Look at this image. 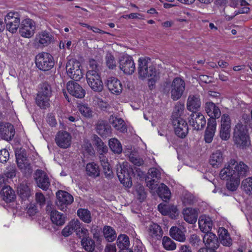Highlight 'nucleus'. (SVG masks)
Here are the masks:
<instances>
[{"label": "nucleus", "mask_w": 252, "mask_h": 252, "mask_svg": "<svg viewBox=\"0 0 252 252\" xmlns=\"http://www.w3.org/2000/svg\"><path fill=\"white\" fill-rule=\"evenodd\" d=\"M216 120L208 119L207 127L204 134V140L206 143L212 142L216 129Z\"/></svg>", "instance_id": "nucleus-29"}, {"label": "nucleus", "mask_w": 252, "mask_h": 252, "mask_svg": "<svg viewBox=\"0 0 252 252\" xmlns=\"http://www.w3.org/2000/svg\"><path fill=\"white\" fill-rule=\"evenodd\" d=\"M212 225V221L210 220H205L203 221L202 225L201 224V222H199V227L200 229L202 230V231H203L204 233H205L206 234H207V233H211L210 231L211 230Z\"/></svg>", "instance_id": "nucleus-55"}, {"label": "nucleus", "mask_w": 252, "mask_h": 252, "mask_svg": "<svg viewBox=\"0 0 252 252\" xmlns=\"http://www.w3.org/2000/svg\"><path fill=\"white\" fill-rule=\"evenodd\" d=\"M129 159V161L135 165L140 166L144 164V160L142 158L135 156L134 155L130 156Z\"/></svg>", "instance_id": "nucleus-62"}, {"label": "nucleus", "mask_w": 252, "mask_h": 252, "mask_svg": "<svg viewBox=\"0 0 252 252\" xmlns=\"http://www.w3.org/2000/svg\"><path fill=\"white\" fill-rule=\"evenodd\" d=\"M189 242L193 247H198L201 243L199 236L196 234L191 235L189 238Z\"/></svg>", "instance_id": "nucleus-60"}, {"label": "nucleus", "mask_w": 252, "mask_h": 252, "mask_svg": "<svg viewBox=\"0 0 252 252\" xmlns=\"http://www.w3.org/2000/svg\"><path fill=\"white\" fill-rule=\"evenodd\" d=\"M50 97L37 94L36 98V103L41 109H46L50 106Z\"/></svg>", "instance_id": "nucleus-46"}, {"label": "nucleus", "mask_w": 252, "mask_h": 252, "mask_svg": "<svg viewBox=\"0 0 252 252\" xmlns=\"http://www.w3.org/2000/svg\"><path fill=\"white\" fill-rule=\"evenodd\" d=\"M117 244L121 250L128 249L129 246L128 237L126 234H120L117 240Z\"/></svg>", "instance_id": "nucleus-45"}, {"label": "nucleus", "mask_w": 252, "mask_h": 252, "mask_svg": "<svg viewBox=\"0 0 252 252\" xmlns=\"http://www.w3.org/2000/svg\"><path fill=\"white\" fill-rule=\"evenodd\" d=\"M138 72L139 78L142 79L156 76L157 74L156 68L151 65L149 58L139 59Z\"/></svg>", "instance_id": "nucleus-6"}, {"label": "nucleus", "mask_w": 252, "mask_h": 252, "mask_svg": "<svg viewBox=\"0 0 252 252\" xmlns=\"http://www.w3.org/2000/svg\"><path fill=\"white\" fill-rule=\"evenodd\" d=\"M33 178L37 187L44 190L48 189L50 182L48 175L44 171L37 169L33 174Z\"/></svg>", "instance_id": "nucleus-15"}, {"label": "nucleus", "mask_w": 252, "mask_h": 252, "mask_svg": "<svg viewBox=\"0 0 252 252\" xmlns=\"http://www.w3.org/2000/svg\"><path fill=\"white\" fill-rule=\"evenodd\" d=\"M170 236L179 242H184L186 240V236L184 232L176 226H172L169 231Z\"/></svg>", "instance_id": "nucleus-39"}, {"label": "nucleus", "mask_w": 252, "mask_h": 252, "mask_svg": "<svg viewBox=\"0 0 252 252\" xmlns=\"http://www.w3.org/2000/svg\"><path fill=\"white\" fill-rule=\"evenodd\" d=\"M194 201V196L190 192H185L183 194V203L185 206L192 205Z\"/></svg>", "instance_id": "nucleus-57"}, {"label": "nucleus", "mask_w": 252, "mask_h": 252, "mask_svg": "<svg viewBox=\"0 0 252 252\" xmlns=\"http://www.w3.org/2000/svg\"><path fill=\"white\" fill-rule=\"evenodd\" d=\"M230 118L228 114H223L221 118L220 137L223 140H228L230 136Z\"/></svg>", "instance_id": "nucleus-20"}, {"label": "nucleus", "mask_w": 252, "mask_h": 252, "mask_svg": "<svg viewBox=\"0 0 252 252\" xmlns=\"http://www.w3.org/2000/svg\"><path fill=\"white\" fill-rule=\"evenodd\" d=\"M162 245L165 249L168 251H172L176 249L175 243L167 236L163 237Z\"/></svg>", "instance_id": "nucleus-54"}, {"label": "nucleus", "mask_w": 252, "mask_h": 252, "mask_svg": "<svg viewBox=\"0 0 252 252\" xmlns=\"http://www.w3.org/2000/svg\"><path fill=\"white\" fill-rule=\"evenodd\" d=\"M66 88L68 92L72 96L82 98L85 96L86 91L78 83L69 81L66 84Z\"/></svg>", "instance_id": "nucleus-21"}, {"label": "nucleus", "mask_w": 252, "mask_h": 252, "mask_svg": "<svg viewBox=\"0 0 252 252\" xmlns=\"http://www.w3.org/2000/svg\"><path fill=\"white\" fill-rule=\"evenodd\" d=\"M17 166L26 175H30L32 172L31 164L27 159L26 151L22 148H17L15 151Z\"/></svg>", "instance_id": "nucleus-4"}, {"label": "nucleus", "mask_w": 252, "mask_h": 252, "mask_svg": "<svg viewBox=\"0 0 252 252\" xmlns=\"http://www.w3.org/2000/svg\"><path fill=\"white\" fill-rule=\"evenodd\" d=\"M4 175L7 178H12L16 175V169L14 166L7 167L4 171Z\"/></svg>", "instance_id": "nucleus-64"}, {"label": "nucleus", "mask_w": 252, "mask_h": 252, "mask_svg": "<svg viewBox=\"0 0 252 252\" xmlns=\"http://www.w3.org/2000/svg\"><path fill=\"white\" fill-rule=\"evenodd\" d=\"M205 110L206 113L210 117L209 119L215 120L220 117L221 112L220 108L213 102H207L205 103Z\"/></svg>", "instance_id": "nucleus-27"}, {"label": "nucleus", "mask_w": 252, "mask_h": 252, "mask_svg": "<svg viewBox=\"0 0 252 252\" xmlns=\"http://www.w3.org/2000/svg\"><path fill=\"white\" fill-rule=\"evenodd\" d=\"M109 122L116 129L122 132H126L127 126L122 118L111 115L109 117Z\"/></svg>", "instance_id": "nucleus-31"}, {"label": "nucleus", "mask_w": 252, "mask_h": 252, "mask_svg": "<svg viewBox=\"0 0 252 252\" xmlns=\"http://www.w3.org/2000/svg\"><path fill=\"white\" fill-rule=\"evenodd\" d=\"M86 170L88 176L94 178L99 176L100 170L97 164L94 162L89 163L86 167Z\"/></svg>", "instance_id": "nucleus-41"}, {"label": "nucleus", "mask_w": 252, "mask_h": 252, "mask_svg": "<svg viewBox=\"0 0 252 252\" xmlns=\"http://www.w3.org/2000/svg\"><path fill=\"white\" fill-rule=\"evenodd\" d=\"M15 135L13 125L8 123H0V136L6 141L11 140Z\"/></svg>", "instance_id": "nucleus-22"}, {"label": "nucleus", "mask_w": 252, "mask_h": 252, "mask_svg": "<svg viewBox=\"0 0 252 252\" xmlns=\"http://www.w3.org/2000/svg\"><path fill=\"white\" fill-rule=\"evenodd\" d=\"M19 28L22 36L30 38L34 34L35 29V23L31 19H26L21 22Z\"/></svg>", "instance_id": "nucleus-14"}, {"label": "nucleus", "mask_w": 252, "mask_h": 252, "mask_svg": "<svg viewBox=\"0 0 252 252\" xmlns=\"http://www.w3.org/2000/svg\"><path fill=\"white\" fill-rule=\"evenodd\" d=\"M87 83L90 88L94 92H100L103 89V84L99 73L95 71H88L86 73Z\"/></svg>", "instance_id": "nucleus-10"}, {"label": "nucleus", "mask_w": 252, "mask_h": 252, "mask_svg": "<svg viewBox=\"0 0 252 252\" xmlns=\"http://www.w3.org/2000/svg\"><path fill=\"white\" fill-rule=\"evenodd\" d=\"M186 83L180 77H176L171 82L169 80L164 81L162 86V92L166 94H171V98L173 100L179 99L183 95L185 90Z\"/></svg>", "instance_id": "nucleus-1"}, {"label": "nucleus", "mask_w": 252, "mask_h": 252, "mask_svg": "<svg viewBox=\"0 0 252 252\" xmlns=\"http://www.w3.org/2000/svg\"><path fill=\"white\" fill-rule=\"evenodd\" d=\"M110 149L115 154H120L122 152V146L120 142L116 138H111L109 141Z\"/></svg>", "instance_id": "nucleus-47"}, {"label": "nucleus", "mask_w": 252, "mask_h": 252, "mask_svg": "<svg viewBox=\"0 0 252 252\" xmlns=\"http://www.w3.org/2000/svg\"><path fill=\"white\" fill-rule=\"evenodd\" d=\"M117 174L121 183L128 188L132 186L131 174L133 173L132 167L128 165L127 162L122 165H117Z\"/></svg>", "instance_id": "nucleus-5"}, {"label": "nucleus", "mask_w": 252, "mask_h": 252, "mask_svg": "<svg viewBox=\"0 0 252 252\" xmlns=\"http://www.w3.org/2000/svg\"><path fill=\"white\" fill-rule=\"evenodd\" d=\"M157 192L158 196L164 201H167L170 198V191L168 187L163 183L160 184Z\"/></svg>", "instance_id": "nucleus-40"}, {"label": "nucleus", "mask_w": 252, "mask_h": 252, "mask_svg": "<svg viewBox=\"0 0 252 252\" xmlns=\"http://www.w3.org/2000/svg\"><path fill=\"white\" fill-rule=\"evenodd\" d=\"M97 132L101 136L106 137L111 132V126L106 122L99 120L96 125Z\"/></svg>", "instance_id": "nucleus-35"}, {"label": "nucleus", "mask_w": 252, "mask_h": 252, "mask_svg": "<svg viewBox=\"0 0 252 252\" xmlns=\"http://www.w3.org/2000/svg\"><path fill=\"white\" fill-rule=\"evenodd\" d=\"M75 234L77 237L80 239L81 240L88 238L90 235L89 230L85 228L83 225H82L80 228L76 231Z\"/></svg>", "instance_id": "nucleus-56"}, {"label": "nucleus", "mask_w": 252, "mask_h": 252, "mask_svg": "<svg viewBox=\"0 0 252 252\" xmlns=\"http://www.w3.org/2000/svg\"><path fill=\"white\" fill-rule=\"evenodd\" d=\"M20 18L18 13L9 12L5 17L4 23L7 30L11 33L16 32L20 26Z\"/></svg>", "instance_id": "nucleus-13"}, {"label": "nucleus", "mask_w": 252, "mask_h": 252, "mask_svg": "<svg viewBox=\"0 0 252 252\" xmlns=\"http://www.w3.org/2000/svg\"><path fill=\"white\" fill-rule=\"evenodd\" d=\"M223 168H228L229 174H232L233 177H237L240 180V178H243L248 175L249 172L248 166L244 162L241 161L238 162L235 159H230L225 165Z\"/></svg>", "instance_id": "nucleus-3"}, {"label": "nucleus", "mask_w": 252, "mask_h": 252, "mask_svg": "<svg viewBox=\"0 0 252 252\" xmlns=\"http://www.w3.org/2000/svg\"><path fill=\"white\" fill-rule=\"evenodd\" d=\"M0 194L2 199L6 203L13 202L16 198L15 191L9 186H4Z\"/></svg>", "instance_id": "nucleus-32"}, {"label": "nucleus", "mask_w": 252, "mask_h": 252, "mask_svg": "<svg viewBox=\"0 0 252 252\" xmlns=\"http://www.w3.org/2000/svg\"><path fill=\"white\" fill-rule=\"evenodd\" d=\"M233 141L237 147L245 149L249 145L250 137L246 126L241 123L235 126L233 136Z\"/></svg>", "instance_id": "nucleus-2"}, {"label": "nucleus", "mask_w": 252, "mask_h": 252, "mask_svg": "<svg viewBox=\"0 0 252 252\" xmlns=\"http://www.w3.org/2000/svg\"><path fill=\"white\" fill-rule=\"evenodd\" d=\"M106 178L111 179L113 177V173L110 167L109 163L101 165Z\"/></svg>", "instance_id": "nucleus-61"}, {"label": "nucleus", "mask_w": 252, "mask_h": 252, "mask_svg": "<svg viewBox=\"0 0 252 252\" xmlns=\"http://www.w3.org/2000/svg\"><path fill=\"white\" fill-rule=\"evenodd\" d=\"M35 64L37 67L42 71H48L52 69L55 64L53 56L48 53H39L35 57Z\"/></svg>", "instance_id": "nucleus-7"}, {"label": "nucleus", "mask_w": 252, "mask_h": 252, "mask_svg": "<svg viewBox=\"0 0 252 252\" xmlns=\"http://www.w3.org/2000/svg\"><path fill=\"white\" fill-rule=\"evenodd\" d=\"M89 70L88 71H95V73H99L100 69V65L97 61L94 59L89 60Z\"/></svg>", "instance_id": "nucleus-58"}, {"label": "nucleus", "mask_w": 252, "mask_h": 252, "mask_svg": "<svg viewBox=\"0 0 252 252\" xmlns=\"http://www.w3.org/2000/svg\"><path fill=\"white\" fill-rule=\"evenodd\" d=\"M81 244L83 248L88 252H93L95 247L94 241L90 236L85 239L81 240Z\"/></svg>", "instance_id": "nucleus-43"}, {"label": "nucleus", "mask_w": 252, "mask_h": 252, "mask_svg": "<svg viewBox=\"0 0 252 252\" xmlns=\"http://www.w3.org/2000/svg\"><path fill=\"white\" fill-rule=\"evenodd\" d=\"M162 229L160 226L156 224L153 223L149 226L148 228L149 235L153 237H157L158 239L161 237Z\"/></svg>", "instance_id": "nucleus-44"}, {"label": "nucleus", "mask_w": 252, "mask_h": 252, "mask_svg": "<svg viewBox=\"0 0 252 252\" xmlns=\"http://www.w3.org/2000/svg\"><path fill=\"white\" fill-rule=\"evenodd\" d=\"M17 192L20 197L23 200L28 199L31 195V189L26 184H20L17 187Z\"/></svg>", "instance_id": "nucleus-38"}, {"label": "nucleus", "mask_w": 252, "mask_h": 252, "mask_svg": "<svg viewBox=\"0 0 252 252\" xmlns=\"http://www.w3.org/2000/svg\"><path fill=\"white\" fill-rule=\"evenodd\" d=\"M228 168H223L221 170L220 176L222 180H227L226 188L230 191L236 190L240 185V180L237 177H233L232 174H229Z\"/></svg>", "instance_id": "nucleus-12"}, {"label": "nucleus", "mask_w": 252, "mask_h": 252, "mask_svg": "<svg viewBox=\"0 0 252 252\" xmlns=\"http://www.w3.org/2000/svg\"><path fill=\"white\" fill-rule=\"evenodd\" d=\"M82 223L78 220H72L62 230V234L64 237H68L71 235L73 232H75L80 228Z\"/></svg>", "instance_id": "nucleus-26"}, {"label": "nucleus", "mask_w": 252, "mask_h": 252, "mask_svg": "<svg viewBox=\"0 0 252 252\" xmlns=\"http://www.w3.org/2000/svg\"><path fill=\"white\" fill-rule=\"evenodd\" d=\"M183 214L185 221L190 224H194L196 222L198 212L195 209L186 208L183 210Z\"/></svg>", "instance_id": "nucleus-34"}, {"label": "nucleus", "mask_w": 252, "mask_h": 252, "mask_svg": "<svg viewBox=\"0 0 252 252\" xmlns=\"http://www.w3.org/2000/svg\"><path fill=\"white\" fill-rule=\"evenodd\" d=\"M172 121L176 135L184 138L188 133L189 127L187 122L183 118Z\"/></svg>", "instance_id": "nucleus-17"}, {"label": "nucleus", "mask_w": 252, "mask_h": 252, "mask_svg": "<svg viewBox=\"0 0 252 252\" xmlns=\"http://www.w3.org/2000/svg\"><path fill=\"white\" fill-rule=\"evenodd\" d=\"M119 67L126 74L131 75L135 70L134 61L131 56L122 57L120 60Z\"/></svg>", "instance_id": "nucleus-19"}, {"label": "nucleus", "mask_w": 252, "mask_h": 252, "mask_svg": "<svg viewBox=\"0 0 252 252\" xmlns=\"http://www.w3.org/2000/svg\"><path fill=\"white\" fill-rule=\"evenodd\" d=\"M185 109L184 104L178 102L176 104L174 111L172 115V121L175 119H179V118H182L181 117V115L183 114Z\"/></svg>", "instance_id": "nucleus-51"}, {"label": "nucleus", "mask_w": 252, "mask_h": 252, "mask_svg": "<svg viewBox=\"0 0 252 252\" xmlns=\"http://www.w3.org/2000/svg\"><path fill=\"white\" fill-rule=\"evenodd\" d=\"M77 215L83 221L86 223H89L92 221L91 213L87 209H79L77 211Z\"/></svg>", "instance_id": "nucleus-48"}, {"label": "nucleus", "mask_w": 252, "mask_h": 252, "mask_svg": "<svg viewBox=\"0 0 252 252\" xmlns=\"http://www.w3.org/2000/svg\"><path fill=\"white\" fill-rule=\"evenodd\" d=\"M219 239L221 244L224 246L230 247L232 244V240L227 229L220 228L219 230Z\"/></svg>", "instance_id": "nucleus-37"}, {"label": "nucleus", "mask_w": 252, "mask_h": 252, "mask_svg": "<svg viewBox=\"0 0 252 252\" xmlns=\"http://www.w3.org/2000/svg\"><path fill=\"white\" fill-rule=\"evenodd\" d=\"M103 232L105 238L108 242H113L117 237L115 229L110 226H105L103 229Z\"/></svg>", "instance_id": "nucleus-42"}, {"label": "nucleus", "mask_w": 252, "mask_h": 252, "mask_svg": "<svg viewBox=\"0 0 252 252\" xmlns=\"http://www.w3.org/2000/svg\"><path fill=\"white\" fill-rule=\"evenodd\" d=\"M223 159L222 152L220 150H217L210 155L209 163L213 168H218L221 165Z\"/></svg>", "instance_id": "nucleus-33"}, {"label": "nucleus", "mask_w": 252, "mask_h": 252, "mask_svg": "<svg viewBox=\"0 0 252 252\" xmlns=\"http://www.w3.org/2000/svg\"><path fill=\"white\" fill-rule=\"evenodd\" d=\"M9 158L8 151L5 149L0 151V162L1 163L6 162Z\"/></svg>", "instance_id": "nucleus-63"}, {"label": "nucleus", "mask_w": 252, "mask_h": 252, "mask_svg": "<svg viewBox=\"0 0 252 252\" xmlns=\"http://www.w3.org/2000/svg\"><path fill=\"white\" fill-rule=\"evenodd\" d=\"M78 109L80 113L84 117L91 119L93 116L94 112L92 108L90 107L87 104H83L78 106Z\"/></svg>", "instance_id": "nucleus-50"}, {"label": "nucleus", "mask_w": 252, "mask_h": 252, "mask_svg": "<svg viewBox=\"0 0 252 252\" xmlns=\"http://www.w3.org/2000/svg\"><path fill=\"white\" fill-rule=\"evenodd\" d=\"M189 123L194 130L203 129L206 125L204 116L199 112H193L189 116Z\"/></svg>", "instance_id": "nucleus-18"}, {"label": "nucleus", "mask_w": 252, "mask_h": 252, "mask_svg": "<svg viewBox=\"0 0 252 252\" xmlns=\"http://www.w3.org/2000/svg\"><path fill=\"white\" fill-rule=\"evenodd\" d=\"M80 67L81 64L79 62L73 59L69 60L66 64V70L68 76L75 81H80L83 76Z\"/></svg>", "instance_id": "nucleus-9"}, {"label": "nucleus", "mask_w": 252, "mask_h": 252, "mask_svg": "<svg viewBox=\"0 0 252 252\" xmlns=\"http://www.w3.org/2000/svg\"><path fill=\"white\" fill-rule=\"evenodd\" d=\"M159 211L163 215H169L172 219H175L179 215V211L176 206L173 205H158Z\"/></svg>", "instance_id": "nucleus-25"}, {"label": "nucleus", "mask_w": 252, "mask_h": 252, "mask_svg": "<svg viewBox=\"0 0 252 252\" xmlns=\"http://www.w3.org/2000/svg\"><path fill=\"white\" fill-rule=\"evenodd\" d=\"M56 196V204L58 208L63 211H66L68 206L73 201V196L67 192L62 190L57 192Z\"/></svg>", "instance_id": "nucleus-11"}, {"label": "nucleus", "mask_w": 252, "mask_h": 252, "mask_svg": "<svg viewBox=\"0 0 252 252\" xmlns=\"http://www.w3.org/2000/svg\"><path fill=\"white\" fill-rule=\"evenodd\" d=\"M105 62L107 66L111 69H114L117 67V62L114 56L108 52L105 56Z\"/></svg>", "instance_id": "nucleus-53"}, {"label": "nucleus", "mask_w": 252, "mask_h": 252, "mask_svg": "<svg viewBox=\"0 0 252 252\" xmlns=\"http://www.w3.org/2000/svg\"><path fill=\"white\" fill-rule=\"evenodd\" d=\"M242 189L247 194H252V177H249L244 180L241 184Z\"/></svg>", "instance_id": "nucleus-52"}, {"label": "nucleus", "mask_w": 252, "mask_h": 252, "mask_svg": "<svg viewBox=\"0 0 252 252\" xmlns=\"http://www.w3.org/2000/svg\"><path fill=\"white\" fill-rule=\"evenodd\" d=\"M106 86L109 90L113 94L118 95L122 92V84L121 82L115 77H109L107 80Z\"/></svg>", "instance_id": "nucleus-24"}, {"label": "nucleus", "mask_w": 252, "mask_h": 252, "mask_svg": "<svg viewBox=\"0 0 252 252\" xmlns=\"http://www.w3.org/2000/svg\"><path fill=\"white\" fill-rule=\"evenodd\" d=\"M50 218L53 223L58 226L63 225L65 222V216L56 210L53 209L50 211Z\"/></svg>", "instance_id": "nucleus-36"}, {"label": "nucleus", "mask_w": 252, "mask_h": 252, "mask_svg": "<svg viewBox=\"0 0 252 252\" xmlns=\"http://www.w3.org/2000/svg\"><path fill=\"white\" fill-rule=\"evenodd\" d=\"M161 178V172L156 168H151L148 170L147 176L145 178L147 186L151 189L156 188L158 182Z\"/></svg>", "instance_id": "nucleus-16"}, {"label": "nucleus", "mask_w": 252, "mask_h": 252, "mask_svg": "<svg viewBox=\"0 0 252 252\" xmlns=\"http://www.w3.org/2000/svg\"><path fill=\"white\" fill-rule=\"evenodd\" d=\"M201 106V100L198 95H189L188 97L187 107L188 110L192 113L198 110Z\"/></svg>", "instance_id": "nucleus-30"}, {"label": "nucleus", "mask_w": 252, "mask_h": 252, "mask_svg": "<svg viewBox=\"0 0 252 252\" xmlns=\"http://www.w3.org/2000/svg\"><path fill=\"white\" fill-rule=\"evenodd\" d=\"M135 192L137 198L140 200V201H142L146 198V193L143 186L141 185L137 186Z\"/></svg>", "instance_id": "nucleus-59"}, {"label": "nucleus", "mask_w": 252, "mask_h": 252, "mask_svg": "<svg viewBox=\"0 0 252 252\" xmlns=\"http://www.w3.org/2000/svg\"><path fill=\"white\" fill-rule=\"evenodd\" d=\"M71 137L66 131H59L56 135L55 141L58 146L67 148L71 144Z\"/></svg>", "instance_id": "nucleus-23"}, {"label": "nucleus", "mask_w": 252, "mask_h": 252, "mask_svg": "<svg viewBox=\"0 0 252 252\" xmlns=\"http://www.w3.org/2000/svg\"><path fill=\"white\" fill-rule=\"evenodd\" d=\"M203 243L205 246L214 250L218 248L220 242L217 236L213 233H207L203 238Z\"/></svg>", "instance_id": "nucleus-28"}, {"label": "nucleus", "mask_w": 252, "mask_h": 252, "mask_svg": "<svg viewBox=\"0 0 252 252\" xmlns=\"http://www.w3.org/2000/svg\"><path fill=\"white\" fill-rule=\"evenodd\" d=\"M54 37L47 31H42L36 34L32 45L36 49H43L54 43Z\"/></svg>", "instance_id": "nucleus-8"}, {"label": "nucleus", "mask_w": 252, "mask_h": 252, "mask_svg": "<svg viewBox=\"0 0 252 252\" xmlns=\"http://www.w3.org/2000/svg\"><path fill=\"white\" fill-rule=\"evenodd\" d=\"M37 94L46 97H51L52 94V89L51 85L47 82L40 84L39 90Z\"/></svg>", "instance_id": "nucleus-49"}]
</instances>
